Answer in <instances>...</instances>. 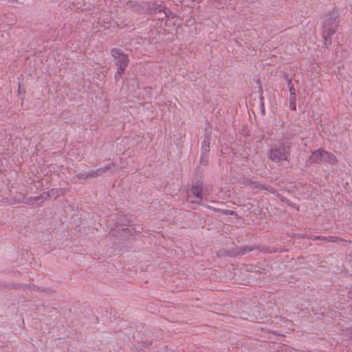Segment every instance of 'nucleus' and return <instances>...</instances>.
Masks as SVG:
<instances>
[{
	"label": "nucleus",
	"mask_w": 352,
	"mask_h": 352,
	"mask_svg": "<svg viewBox=\"0 0 352 352\" xmlns=\"http://www.w3.org/2000/svg\"><path fill=\"white\" fill-rule=\"evenodd\" d=\"M111 54L114 58L116 65L118 66V69L115 74L114 78L116 81H118L122 78L129 65V58L126 54L118 48H113L111 50Z\"/></svg>",
	"instance_id": "obj_1"
},
{
	"label": "nucleus",
	"mask_w": 352,
	"mask_h": 352,
	"mask_svg": "<svg viewBox=\"0 0 352 352\" xmlns=\"http://www.w3.org/2000/svg\"><path fill=\"white\" fill-rule=\"evenodd\" d=\"M290 152L289 146L280 144L270 151L269 158L276 164L281 163L283 161H288Z\"/></svg>",
	"instance_id": "obj_2"
},
{
	"label": "nucleus",
	"mask_w": 352,
	"mask_h": 352,
	"mask_svg": "<svg viewBox=\"0 0 352 352\" xmlns=\"http://www.w3.org/2000/svg\"><path fill=\"white\" fill-rule=\"evenodd\" d=\"M337 27L338 21L336 17H330L325 21L322 34L324 45L330 42V37L336 32Z\"/></svg>",
	"instance_id": "obj_3"
},
{
	"label": "nucleus",
	"mask_w": 352,
	"mask_h": 352,
	"mask_svg": "<svg viewBox=\"0 0 352 352\" xmlns=\"http://www.w3.org/2000/svg\"><path fill=\"white\" fill-rule=\"evenodd\" d=\"M191 194L196 198L195 200H192V203L199 204L202 201L205 193L204 192L202 186L200 184H194L191 186Z\"/></svg>",
	"instance_id": "obj_4"
},
{
	"label": "nucleus",
	"mask_w": 352,
	"mask_h": 352,
	"mask_svg": "<svg viewBox=\"0 0 352 352\" xmlns=\"http://www.w3.org/2000/svg\"><path fill=\"white\" fill-rule=\"evenodd\" d=\"M287 85H288L289 91V108L292 110L295 111L296 109V91H295L294 87L291 80H288Z\"/></svg>",
	"instance_id": "obj_5"
},
{
	"label": "nucleus",
	"mask_w": 352,
	"mask_h": 352,
	"mask_svg": "<svg viewBox=\"0 0 352 352\" xmlns=\"http://www.w3.org/2000/svg\"><path fill=\"white\" fill-rule=\"evenodd\" d=\"M113 165V163H109L102 168H99L95 170H91L87 172V175H89V177H96L98 176H102L108 170L111 169Z\"/></svg>",
	"instance_id": "obj_6"
},
{
	"label": "nucleus",
	"mask_w": 352,
	"mask_h": 352,
	"mask_svg": "<svg viewBox=\"0 0 352 352\" xmlns=\"http://www.w3.org/2000/svg\"><path fill=\"white\" fill-rule=\"evenodd\" d=\"M324 150L317 149L311 153L309 158L310 163L321 164L322 162V155Z\"/></svg>",
	"instance_id": "obj_7"
},
{
	"label": "nucleus",
	"mask_w": 352,
	"mask_h": 352,
	"mask_svg": "<svg viewBox=\"0 0 352 352\" xmlns=\"http://www.w3.org/2000/svg\"><path fill=\"white\" fill-rule=\"evenodd\" d=\"M338 162L336 157L331 153L324 151L322 155V162H326L330 164H335Z\"/></svg>",
	"instance_id": "obj_8"
},
{
	"label": "nucleus",
	"mask_w": 352,
	"mask_h": 352,
	"mask_svg": "<svg viewBox=\"0 0 352 352\" xmlns=\"http://www.w3.org/2000/svg\"><path fill=\"white\" fill-rule=\"evenodd\" d=\"M47 198L52 197L56 199L59 196L63 195L65 193V190L63 188H52L47 192H45Z\"/></svg>",
	"instance_id": "obj_9"
},
{
	"label": "nucleus",
	"mask_w": 352,
	"mask_h": 352,
	"mask_svg": "<svg viewBox=\"0 0 352 352\" xmlns=\"http://www.w3.org/2000/svg\"><path fill=\"white\" fill-rule=\"evenodd\" d=\"M35 197H23L22 199H14V203H23L27 205H34L36 203Z\"/></svg>",
	"instance_id": "obj_10"
},
{
	"label": "nucleus",
	"mask_w": 352,
	"mask_h": 352,
	"mask_svg": "<svg viewBox=\"0 0 352 352\" xmlns=\"http://www.w3.org/2000/svg\"><path fill=\"white\" fill-rule=\"evenodd\" d=\"M47 197L46 192H43L41 195L35 197V199L36 202L43 203L45 200H47Z\"/></svg>",
	"instance_id": "obj_11"
},
{
	"label": "nucleus",
	"mask_w": 352,
	"mask_h": 352,
	"mask_svg": "<svg viewBox=\"0 0 352 352\" xmlns=\"http://www.w3.org/2000/svg\"><path fill=\"white\" fill-rule=\"evenodd\" d=\"M210 143L208 141H204L202 142V151L207 153L209 152Z\"/></svg>",
	"instance_id": "obj_12"
},
{
	"label": "nucleus",
	"mask_w": 352,
	"mask_h": 352,
	"mask_svg": "<svg viewBox=\"0 0 352 352\" xmlns=\"http://www.w3.org/2000/svg\"><path fill=\"white\" fill-rule=\"evenodd\" d=\"M340 241V239L337 236H327V241L328 242H332V243H336Z\"/></svg>",
	"instance_id": "obj_13"
},
{
	"label": "nucleus",
	"mask_w": 352,
	"mask_h": 352,
	"mask_svg": "<svg viewBox=\"0 0 352 352\" xmlns=\"http://www.w3.org/2000/svg\"><path fill=\"white\" fill-rule=\"evenodd\" d=\"M78 179H86L87 178H89V175H87V172H84V173H79V175H78Z\"/></svg>",
	"instance_id": "obj_14"
},
{
	"label": "nucleus",
	"mask_w": 352,
	"mask_h": 352,
	"mask_svg": "<svg viewBox=\"0 0 352 352\" xmlns=\"http://www.w3.org/2000/svg\"><path fill=\"white\" fill-rule=\"evenodd\" d=\"M311 239H313L314 240L319 239L322 241H327V236H315L314 237H311Z\"/></svg>",
	"instance_id": "obj_15"
},
{
	"label": "nucleus",
	"mask_w": 352,
	"mask_h": 352,
	"mask_svg": "<svg viewBox=\"0 0 352 352\" xmlns=\"http://www.w3.org/2000/svg\"><path fill=\"white\" fill-rule=\"evenodd\" d=\"M250 250H246V249H245V250H243V251L241 252V254H245L247 252H249V251H250Z\"/></svg>",
	"instance_id": "obj_16"
},
{
	"label": "nucleus",
	"mask_w": 352,
	"mask_h": 352,
	"mask_svg": "<svg viewBox=\"0 0 352 352\" xmlns=\"http://www.w3.org/2000/svg\"><path fill=\"white\" fill-rule=\"evenodd\" d=\"M349 294V296L352 298V287L350 289Z\"/></svg>",
	"instance_id": "obj_17"
},
{
	"label": "nucleus",
	"mask_w": 352,
	"mask_h": 352,
	"mask_svg": "<svg viewBox=\"0 0 352 352\" xmlns=\"http://www.w3.org/2000/svg\"><path fill=\"white\" fill-rule=\"evenodd\" d=\"M351 338H352V336Z\"/></svg>",
	"instance_id": "obj_18"
}]
</instances>
